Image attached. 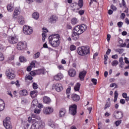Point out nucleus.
Returning <instances> with one entry per match:
<instances>
[{
    "mask_svg": "<svg viewBox=\"0 0 129 129\" xmlns=\"http://www.w3.org/2000/svg\"><path fill=\"white\" fill-rule=\"evenodd\" d=\"M122 25H123V23L122 22H119L117 23V26L119 28H121V27H122Z\"/></svg>",
    "mask_w": 129,
    "mask_h": 129,
    "instance_id": "nucleus-49",
    "label": "nucleus"
},
{
    "mask_svg": "<svg viewBox=\"0 0 129 129\" xmlns=\"http://www.w3.org/2000/svg\"><path fill=\"white\" fill-rule=\"evenodd\" d=\"M37 75H40V74H43V70H38L37 71H35Z\"/></svg>",
    "mask_w": 129,
    "mask_h": 129,
    "instance_id": "nucleus-39",
    "label": "nucleus"
},
{
    "mask_svg": "<svg viewBox=\"0 0 129 129\" xmlns=\"http://www.w3.org/2000/svg\"><path fill=\"white\" fill-rule=\"evenodd\" d=\"M18 22L20 25H25V18L23 16H19L18 19Z\"/></svg>",
    "mask_w": 129,
    "mask_h": 129,
    "instance_id": "nucleus-22",
    "label": "nucleus"
},
{
    "mask_svg": "<svg viewBox=\"0 0 129 129\" xmlns=\"http://www.w3.org/2000/svg\"><path fill=\"white\" fill-rule=\"evenodd\" d=\"M114 86H115V87H116V84L115 83H112L110 85V87H114Z\"/></svg>",
    "mask_w": 129,
    "mask_h": 129,
    "instance_id": "nucleus-64",
    "label": "nucleus"
},
{
    "mask_svg": "<svg viewBox=\"0 0 129 129\" xmlns=\"http://www.w3.org/2000/svg\"><path fill=\"white\" fill-rule=\"evenodd\" d=\"M66 114V110L64 108H61L59 111V117H64L65 114Z\"/></svg>",
    "mask_w": 129,
    "mask_h": 129,
    "instance_id": "nucleus-21",
    "label": "nucleus"
},
{
    "mask_svg": "<svg viewBox=\"0 0 129 129\" xmlns=\"http://www.w3.org/2000/svg\"><path fill=\"white\" fill-rule=\"evenodd\" d=\"M117 97H118V93L117 92V91H115L114 92V102H116V101L117 100Z\"/></svg>",
    "mask_w": 129,
    "mask_h": 129,
    "instance_id": "nucleus-34",
    "label": "nucleus"
},
{
    "mask_svg": "<svg viewBox=\"0 0 129 129\" xmlns=\"http://www.w3.org/2000/svg\"><path fill=\"white\" fill-rule=\"evenodd\" d=\"M84 10H80L79 12V14L81 15V16H82V15H83L84 14Z\"/></svg>",
    "mask_w": 129,
    "mask_h": 129,
    "instance_id": "nucleus-61",
    "label": "nucleus"
},
{
    "mask_svg": "<svg viewBox=\"0 0 129 129\" xmlns=\"http://www.w3.org/2000/svg\"><path fill=\"white\" fill-rule=\"evenodd\" d=\"M7 10L8 12H10V13H12L14 11V5L12 4H9L7 6Z\"/></svg>",
    "mask_w": 129,
    "mask_h": 129,
    "instance_id": "nucleus-29",
    "label": "nucleus"
},
{
    "mask_svg": "<svg viewBox=\"0 0 129 129\" xmlns=\"http://www.w3.org/2000/svg\"><path fill=\"white\" fill-rule=\"evenodd\" d=\"M47 124L48 126H50V127H51V128L61 129L60 128V126H59V124L55 123V122H54V121H53V120L51 119H48Z\"/></svg>",
    "mask_w": 129,
    "mask_h": 129,
    "instance_id": "nucleus-7",
    "label": "nucleus"
},
{
    "mask_svg": "<svg viewBox=\"0 0 129 129\" xmlns=\"http://www.w3.org/2000/svg\"><path fill=\"white\" fill-rule=\"evenodd\" d=\"M34 113L39 114V113H41V109H35Z\"/></svg>",
    "mask_w": 129,
    "mask_h": 129,
    "instance_id": "nucleus-42",
    "label": "nucleus"
},
{
    "mask_svg": "<svg viewBox=\"0 0 129 129\" xmlns=\"http://www.w3.org/2000/svg\"><path fill=\"white\" fill-rule=\"evenodd\" d=\"M8 41L10 44H17L19 42V39L16 35H11L9 37Z\"/></svg>",
    "mask_w": 129,
    "mask_h": 129,
    "instance_id": "nucleus-10",
    "label": "nucleus"
},
{
    "mask_svg": "<svg viewBox=\"0 0 129 129\" xmlns=\"http://www.w3.org/2000/svg\"><path fill=\"white\" fill-rule=\"evenodd\" d=\"M120 18H121V19H122V20H124V18H125V14H124V13H122V14H121Z\"/></svg>",
    "mask_w": 129,
    "mask_h": 129,
    "instance_id": "nucleus-53",
    "label": "nucleus"
},
{
    "mask_svg": "<svg viewBox=\"0 0 129 129\" xmlns=\"http://www.w3.org/2000/svg\"><path fill=\"white\" fill-rule=\"evenodd\" d=\"M54 89L57 92H61V91L63 90V85H62V84L60 83L53 84L52 85V90H54Z\"/></svg>",
    "mask_w": 129,
    "mask_h": 129,
    "instance_id": "nucleus-5",
    "label": "nucleus"
},
{
    "mask_svg": "<svg viewBox=\"0 0 129 129\" xmlns=\"http://www.w3.org/2000/svg\"><path fill=\"white\" fill-rule=\"evenodd\" d=\"M78 23V20L75 18H74L71 20V24H72V25H76Z\"/></svg>",
    "mask_w": 129,
    "mask_h": 129,
    "instance_id": "nucleus-32",
    "label": "nucleus"
},
{
    "mask_svg": "<svg viewBox=\"0 0 129 129\" xmlns=\"http://www.w3.org/2000/svg\"><path fill=\"white\" fill-rule=\"evenodd\" d=\"M30 96L32 97V98H35L37 97L38 95V91H31L30 93Z\"/></svg>",
    "mask_w": 129,
    "mask_h": 129,
    "instance_id": "nucleus-24",
    "label": "nucleus"
},
{
    "mask_svg": "<svg viewBox=\"0 0 129 129\" xmlns=\"http://www.w3.org/2000/svg\"><path fill=\"white\" fill-rule=\"evenodd\" d=\"M57 68L59 70H64V67L61 64L57 66Z\"/></svg>",
    "mask_w": 129,
    "mask_h": 129,
    "instance_id": "nucleus-46",
    "label": "nucleus"
},
{
    "mask_svg": "<svg viewBox=\"0 0 129 129\" xmlns=\"http://www.w3.org/2000/svg\"><path fill=\"white\" fill-rule=\"evenodd\" d=\"M110 38H111V35H110V34H107V42H109L110 41Z\"/></svg>",
    "mask_w": 129,
    "mask_h": 129,
    "instance_id": "nucleus-51",
    "label": "nucleus"
},
{
    "mask_svg": "<svg viewBox=\"0 0 129 129\" xmlns=\"http://www.w3.org/2000/svg\"><path fill=\"white\" fill-rule=\"evenodd\" d=\"M33 88L34 89H37L38 88V84L35 83H33Z\"/></svg>",
    "mask_w": 129,
    "mask_h": 129,
    "instance_id": "nucleus-45",
    "label": "nucleus"
},
{
    "mask_svg": "<svg viewBox=\"0 0 129 129\" xmlns=\"http://www.w3.org/2000/svg\"><path fill=\"white\" fill-rule=\"evenodd\" d=\"M77 106L76 104H73L69 107V113L72 115H75L77 113Z\"/></svg>",
    "mask_w": 129,
    "mask_h": 129,
    "instance_id": "nucleus-12",
    "label": "nucleus"
},
{
    "mask_svg": "<svg viewBox=\"0 0 129 129\" xmlns=\"http://www.w3.org/2000/svg\"><path fill=\"white\" fill-rule=\"evenodd\" d=\"M70 50L71 51H74V50H76V46L74 45H71L70 46Z\"/></svg>",
    "mask_w": 129,
    "mask_h": 129,
    "instance_id": "nucleus-44",
    "label": "nucleus"
},
{
    "mask_svg": "<svg viewBox=\"0 0 129 129\" xmlns=\"http://www.w3.org/2000/svg\"><path fill=\"white\" fill-rule=\"evenodd\" d=\"M43 104H41V103H39L38 104V108H40V109H41V108H43Z\"/></svg>",
    "mask_w": 129,
    "mask_h": 129,
    "instance_id": "nucleus-62",
    "label": "nucleus"
},
{
    "mask_svg": "<svg viewBox=\"0 0 129 129\" xmlns=\"http://www.w3.org/2000/svg\"><path fill=\"white\" fill-rule=\"evenodd\" d=\"M35 62H36V61H32L30 63V66H31V68H35Z\"/></svg>",
    "mask_w": 129,
    "mask_h": 129,
    "instance_id": "nucleus-47",
    "label": "nucleus"
},
{
    "mask_svg": "<svg viewBox=\"0 0 129 129\" xmlns=\"http://www.w3.org/2000/svg\"><path fill=\"white\" fill-rule=\"evenodd\" d=\"M63 78L64 76L61 73H58L57 75L53 77V79L56 81H59V80H61V79Z\"/></svg>",
    "mask_w": 129,
    "mask_h": 129,
    "instance_id": "nucleus-16",
    "label": "nucleus"
},
{
    "mask_svg": "<svg viewBox=\"0 0 129 129\" xmlns=\"http://www.w3.org/2000/svg\"><path fill=\"white\" fill-rule=\"evenodd\" d=\"M38 105V100L37 99H35L33 100L31 103V107L32 108H35V107H37Z\"/></svg>",
    "mask_w": 129,
    "mask_h": 129,
    "instance_id": "nucleus-25",
    "label": "nucleus"
},
{
    "mask_svg": "<svg viewBox=\"0 0 129 129\" xmlns=\"http://www.w3.org/2000/svg\"><path fill=\"white\" fill-rule=\"evenodd\" d=\"M80 9V8L78 6V5L75 4L74 5V8L73 9V11L74 12H75V13H77V12H78V11H79Z\"/></svg>",
    "mask_w": 129,
    "mask_h": 129,
    "instance_id": "nucleus-28",
    "label": "nucleus"
},
{
    "mask_svg": "<svg viewBox=\"0 0 129 129\" xmlns=\"http://www.w3.org/2000/svg\"><path fill=\"white\" fill-rule=\"evenodd\" d=\"M30 75H32V76H35V75H37L36 72H30Z\"/></svg>",
    "mask_w": 129,
    "mask_h": 129,
    "instance_id": "nucleus-59",
    "label": "nucleus"
},
{
    "mask_svg": "<svg viewBox=\"0 0 129 129\" xmlns=\"http://www.w3.org/2000/svg\"><path fill=\"white\" fill-rule=\"evenodd\" d=\"M49 42L52 47H58L60 45V35L58 34H52L49 36Z\"/></svg>",
    "mask_w": 129,
    "mask_h": 129,
    "instance_id": "nucleus-2",
    "label": "nucleus"
},
{
    "mask_svg": "<svg viewBox=\"0 0 129 129\" xmlns=\"http://www.w3.org/2000/svg\"><path fill=\"white\" fill-rule=\"evenodd\" d=\"M87 29V26L84 24H82L81 26L78 25L75 27L73 34L72 35V38L74 41H77L79 39V36L85 32V30Z\"/></svg>",
    "mask_w": 129,
    "mask_h": 129,
    "instance_id": "nucleus-1",
    "label": "nucleus"
},
{
    "mask_svg": "<svg viewBox=\"0 0 129 129\" xmlns=\"http://www.w3.org/2000/svg\"><path fill=\"white\" fill-rule=\"evenodd\" d=\"M71 91V87H69V88L67 89L66 93L67 94H69Z\"/></svg>",
    "mask_w": 129,
    "mask_h": 129,
    "instance_id": "nucleus-48",
    "label": "nucleus"
},
{
    "mask_svg": "<svg viewBox=\"0 0 129 129\" xmlns=\"http://www.w3.org/2000/svg\"><path fill=\"white\" fill-rule=\"evenodd\" d=\"M78 6H79V8L81 9L82 7H83V0H79L78 3Z\"/></svg>",
    "mask_w": 129,
    "mask_h": 129,
    "instance_id": "nucleus-35",
    "label": "nucleus"
},
{
    "mask_svg": "<svg viewBox=\"0 0 129 129\" xmlns=\"http://www.w3.org/2000/svg\"><path fill=\"white\" fill-rule=\"evenodd\" d=\"M77 53L80 56H85L86 55H88V54L90 53V51L89 50V47H80L77 49Z\"/></svg>",
    "mask_w": 129,
    "mask_h": 129,
    "instance_id": "nucleus-3",
    "label": "nucleus"
},
{
    "mask_svg": "<svg viewBox=\"0 0 129 129\" xmlns=\"http://www.w3.org/2000/svg\"><path fill=\"white\" fill-rule=\"evenodd\" d=\"M5 109V102L3 100L0 99V111Z\"/></svg>",
    "mask_w": 129,
    "mask_h": 129,
    "instance_id": "nucleus-27",
    "label": "nucleus"
},
{
    "mask_svg": "<svg viewBox=\"0 0 129 129\" xmlns=\"http://www.w3.org/2000/svg\"><path fill=\"white\" fill-rule=\"evenodd\" d=\"M123 98H126L127 97V94L126 93H123L122 94Z\"/></svg>",
    "mask_w": 129,
    "mask_h": 129,
    "instance_id": "nucleus-56",
    "label": "nucleus"
},
{
    "mask_svg": "<svg viewBox=\"0 0 129 129\" xmlns=\"http://www.w3.org/2000/svg\"><path fill=\"white\" fill-rule=\"evenodd\" d=\"M112 59H117L118 58V55L117 54L113 55L111 56Z\"/></svg>",
    "mask_w": 129,
    "mask_h": 129,
    "instance_id": "nucleus-52",
    "label": "nucleus"
},
{
    "mask_svg": "<svg viewBox=\"0 0 129 129\" xmlns=\"http://www.w3.org/2000/svg\"><path fill=\"white\" fill-rule=\"evenodd\" d=\"M121 123V120H117L115 122L116 126H118Z\"/></svg>",
    "mask_w": 129,
    "mask_h": 129,
    "instance_id": "nucleus-41",
    "label": "nucleus"
},
{
    "mask_svg": "<svg viewBox=\"0 0 129 129\" xmlns=\"http://www.w3.org/2000/svg\"><path fill=\"white\" fill-rule=\"evenodd\" d=\"M23 33L25 35H31L33 33V28L26 25L23 26Z\"/></svg>",
    "mask_w": 129,
    "mask_h": 129,
    "instance_id": "nucleus-11",
    "label": "nucleus"
},
{
    "mask_svg": "<svg viewBox=\"0 0 129 129\" xmlns=\"http://www.w3.org/2000/svg\"><path fill=\"white\" fill-rule=\"evenodd\" d=\"M58 21V17L56 15H51L48 18V22L50 24H55Z\"/></svg>",
    "mask_w": 129,
    "mask_h": 129,
    "instance_id": "nucleus-14",
    "label": "nucleus"
},
{
    "mask_svg": "<svg viewBox=\"0 0 129 129\" xmlns=\"http://www.w3.org/2000/svg\"><path fill=\"white\" fill-rule=\"evenodd\" d=\"M21 14V10L19 8H16L14 10V12L13 15V18L14 19H17L18 16Z\"/></svg>",
    "mask_w": 129,
    "mask_h": 129,
    "instance_id": "nucleus-15",
    "label": "nucleus"
},
{
    "mask_svg": "<svg viewBox=\"0 0 129 129\" xmlns=\"http://www.w3.org/2000/svg\"><path fill=\"white\" fill-rule=\"evenodd\" d=\"M86 73H87V72L86 71H83L80 73L79 77L81 81H83V80H84V78H85Z\"/></svg>",
    "mask_w": 129,
    "mask_h": 129,
    "instance_id": "nucleus-19",
    "label": "nucleus"
},
{
    "mask_svg": "<svg viewBox=\"0 0 129 129\" xmlns=\"http://www.w3.org/2000/svg\"><path fill=\"white\" fill-rule=\"evenodd\" d=\"M19 94L21 96H26L28 95V91L26 90H22L20 91Z\"/></svg>",
    "mask_w": 129,
    "mask_h": 129,
    "instance_id": "nucleus-26",
    "label": "nucleus"
},
{
    "mask_svg": "<svg viewBox=\"0 0 129 129\" xmlns=\"http://www.w3.org/2000/svg\"><path fill=\"white\" fill-rule=\"evenodd\" d=\"M80 83H78L77 84H76L74 88V89L75 91H79L80 89Z\"/></svg>",
    "mask_w": 129,
    "mask_h": 129,
    "instance_id": "nucleus-31",
    "label": "nucleus"
},
{
    "mask_svg": "<svg viewBox=\"0 0 129 129\" xmlns=\"http://www.w3.org/2000/svg\"><path fill=\"white\" fill-rule=\"evenodd\" d=\"M53 112H54V108L51 106L44 107L43 109V113L46 115H50Z\"/></svg>",
    "mask_w": 129,
    "mask_h": 129,
    "instance_id": "nucleus-8",
    "label": "nucleus"
},
{
    "mask_svg": "<svg viewBox=\"0 0 129 129\" xmlns=\"http://www.w3.org/2000/svg\"><path fill=\"white\" fill-rule=\"evenodd\" d=\"M111 9L112 10H113V11H116V10H117V9L116 8V7H115V6H114L113 5H112L111 6Z\"/></svg>",
    "mask_w": 129,
    "mask_h": 129,
    "instance_id": "nucleus-60",
    "label": "nucleus"
},
{
    "mask_svg": "<svg viewBox=\"0 0 129 129\" xmlns=\"http://www.w3.org/2000/svg\"><path fill=\"white\" fill-rule=\"evenodd\" d=\"M53 7L54 9H58V7H59V4L58 3H54Z\"/></svg>",
    "mask_w": 129,
    "mask_h": 129,
    "instance_id": "nucleus-57",
    "label": "nucleus"
},
{
    "mask_svg": "<svg viewBox=\"0 0 129 129\" xmlns=\"http://www.w3.org/2000/svg\"><path fill=\"white\" fill-rule=\"evenodd\" d=\"M45 127V122L42 121H36L32 125L30 129H39Z\"/></svg>",
    "mask_w": 129,
    "mask_h": 129,
    "instance_id": "nucleus-4",
    "label": "nucleus"
},
{
    "mask_svg": "<svg viewBox=\"0 0 129 129\" xmlns=\"http://www.w3.org/2000/svg\"><path fill=\"white\" fill-rule=\"evenodd\" d=\"M42 41H43V42H44V41H45V39H46V34H45V33H43L42 34Z\"/></svg>",
    "mask_w": 129,
    "mask_h": 129,
    "instance_id": "nucleus-50",
    "label": "nucleus"
},
{
    "mask_svg": "<svg viewBox=\"0 0 129 129\" xmlns=\"http://www.w3.org/2000/svg\"><path fill=\"white\" fill-rule=\"evenodd\" d=\"M40 57V52H37L36 53L33 55L34 59H37Z\"/></svg>",
    "mask_w": 129,
    "mask_h": 129,
    "instance_id": "nucleus-38",
    "label": "nucleus"
},
{
    "mask_svg": "<svg viewBox=\"0 0 129 129\" xmlns=\"http://www.w3.org/2000/svg\"><path fill=\"white\" fill-rule=\"evenodd\" d=\"M111 65L113 67L117 66V65H118V61H117V60H114L112 61L111 62Z\"/></svg>",
    "mask_w": 129,
    "mask_h": 129,
    "instance_id": "nucleus-36",
    "label": "nucleus"
},
{
    "mask_svg": "<svg viewBox=\"0 0 129 129\" xmlns=\"http://www.w3.org/2000/svg\"><path fill=\"white\" fill-rule=\"evenodd\" d=\"M25 80H33V77L31 75H26L25 77Z\"/></svg>",
    "mask_w": 129,
    "mask_h": 129,
    "instance_id": "nucleus-37",
    "label": "nucleus"
},
{
    "mask_svg": "<svg viewBox=\"0 0 129 129\" xmlns=\"http://www.w3.org/2000/svg\"><path fill=\"white\" fill-rule=\"evenodd\" d=\"M43 101L44 103H45L46 104H49V103H51V99L48 96H44L43 98Z\"/></svg>",
    "mask_w": 129,
    "mask_h": 129,
    "instance_id": "nucleus-23",
    "label": "nucleus"
},
{
    "mask_svg": "<svg viewBox=\"0 0 129 129\" xmlns=\"http://www.w3.org/2000/svg\"><path fill=\"white\" fill-rule=\"evenodd\" d=\"M19 60H20V62H21L22 63H25V62H27V58L23 56H20Z\"/></svg>",
    "mask_w": 129,
    "mask_h": 129,
    "instance_id": "nucleus-33",
    "label": "nucleus"
},
{
    "mask_svg": "<svg viewBox=\"0 0 129 129\" xmlns=\"http://www.w3.org/2000/svg\"><path fill=\"white\" fill-rule=\"evenodd\" d=\"M71 97L74 101L77 102L79 101V99H80V97L76 94H72Z\"/></svg>",
    "mask_w": 129,
    "mask_h": 129,
    "instance_id": "nucleus-20",
    "label": "nucleus"
},
{
    "mask_svg": "<svg viewBox=\"0 0 129 129\" xmlns=\"http://www.w3.org/2000/svg\"><path fill=\"white\" fill-rule=\"evenodd\" d=\"M40 17V14L37 12H35L32 14V18L35 20H38Z\"/></svg>",
    "mask_w": 129,
    "mask_h": 129,
    "instance_id": "nucleus-30",
    "label": "nucleus"
},
{
    "mask_svg": "<svg viewBox=\"0 0 129 129\" xmlns=\"http://www.w3.org/2000/svg\"><path fill=\"white\" fill-rule=\"evenodd\" d=\"M114 115L116 119H121L123 117V113L121 111H115Z\"/></svg>",
    "mask_w": 129,
    "mask_h": 129,
    "instance_id": "nucleus-13",
    "label": "nucleus"
},
{
    "mask_svg": "<svg viewBox=\"0 0 129 129\" xmlns=\"http://www.w3.org/2000/svg\"><path fill=\"white\" fill-rule=\"evenodd\" d=\"M6 75L10 80L14 79L16 77L15 72L12 69L7 70L6 72Z\"/></svg>",
    "mask_w": 129,
    "mask_h": 129,
    "instance_id": "nucleus-9",
    "label": "nucleus"
},
{
    "mask_svg": "<svg viewBox=\"0 0 129 129\" xmlns=\"http://www.w3.org/2000/svg\"><path fill=\"white\" fill-rule=\"evenodd\" d=\"M68 74L70 77H75L76 76V71L73 69H70L68 71Z\"/></svg>",
    "mask_w": 129,
    "mask_h": 129,
    "instance_id": "nucleus-18",
    "label": "nucleus"
},
{
    "mask_svg": "<svg viewBox=\"0 0 129 129\" xmlns=\"http://www.w3.org/2000/svg\"><path fill=\"white\" fill-rule=\"evenodd\" d=\"M42 30H43V33L44 34H46V33H48V30L47 29V28H43Z\"/></svg>",
    "mask_w": 129,
    "mask_h": 129,
    "instance_id": "nucleus-55",
    "label": "nucleus"
},
{
    "mask_svg": "<svg viewBox=\"0 0 129 129\" xmlns=\"http://www.w3.org/2000/svg\"><path fill=\"white\" fill-rule=\"evenodd\" d=\"M110 52H111V49L108 48L107 51L106 52V55H108L109 54H110Z\"/></svg>",
    "mask_w": 129,
    "mask_h": 129,
    "instance_id": "nucleus-63",
    "label": "nucleus"
},
{
    "mask_svg": "<svg viewBox=\"0 0 129 129\" xmlns=\"http://www.w3.org/2000/svg\"><path fill=\"white\" fill-rule=\"evenodd\" d=\"M5 60V55L0 52V61H4Z\"/></svg>",
    "mask_w": 129,
    "mask_h": 129,
    "instance_id": "nucleus-40",
    "label": "nucleus"
},
{
    "mask_svg": "<svg viewBox=\"0 0 129 129\" xmlns=\"http://www.w3.org/2000/svg\"><path fill=\"white\" fill-rule=\"evenodd\" d=\"M25 43H24L23 42L20 41L18 42L17 45V48L19 50H24V49H25Z\"/></svg>",
    "mask_w": 129,
    "mask_h": 129,
    "instance_id": "nucleus-17",
    "label": "nucleus"
},
{
    "mask_svg": "<svg viewBox=\"0 0 129 129\" xmlns=\"http://www.w3.org/2000/svg\"><path fill=\"white\" fill-rule=\"evenodd\" d=\"M32 70V66H29L27 68V71H28V72H30Z\"/></svg>",
    "mask_w": 129,
    "mask_h": 129,
    "instance_id": "nucleus-58",
    "label": "nucleus"
},
{
    "mask_svg": "<svg viewBox=\"0 0 129 129\" xmlns=\"http://www.w3.org/2000/svg\"><path fill=\"white\" fill-rule=\"evenodd\" d=\"M120 103H121V104H124V103H125V100L124 99H121L120 100Z\"/></svg>",
    "mask_w": 129,
    "mask_h": 129,
    "instance_id": "nucleus-54",
    "label": "nucleus"
},
{
    "mask_svg": "<svg viewBox=\"0 0 129 129\" xmlns=\"http://www.w3.org/2000/svg\"><path fill=\"white\" fill-rule=\"evenodd\" d=\"M3 124L6 129H11L13 128L12 122H11V118L8 117L3 121Z\"/></svg>",
    "mask_w": 129,
    "mask_h": 129,
    "instance_id": "nucleus-6",
    "label": "nucleus"
},
{
    "mask_svg": "<svg viewBox=\"0 0 129 129\" xmlns=\"http://www.w3.org/2000/svg\"><path fill=\"white\" fill-rule=\"evenodd\" d=\"M91 81L93 82L94 85H96V84H97V79H92Z\"/></svg>",
    "mask_w": 129,
    "mask_h": 129,
    "instance_id": "nucleus-43",
    "label": "nucleus"
}]
</instances>
